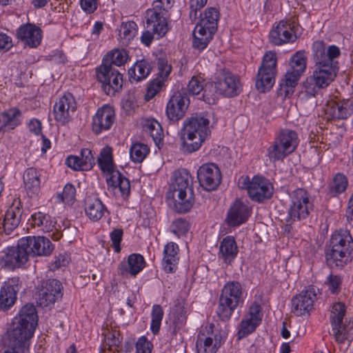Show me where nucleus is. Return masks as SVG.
Returning a JSON list of instances; mask_svg holds the SVG:
<instances>
[{
	"label": "nucleus",
	"instance_id": "nucleus-5",
	"mask_svg": "<svg viewBox=\"0 0 353 353\" xmlns=\"http://www.w3.org/2000/svg\"><path fill=\"white\" fill-rule=\"evenodd\" d=\"M325 260L328 266L343 268L353 257V238L347 230L335 232L325 248Z\"/></svg>",
	"mask_w": 353,
	"mask_h": 353
},
{
	"label": "nucleus",
	"instance_id": "nucleus-64",
	"mask_svg": "<svg viewBox=\"0 0 353 353\" xmlns=\"http://www.w3.org/2000/svg\"><path fill=\"white\" fill-rule=\"evenodd\" d=\"M66 165L74 170H83L79 156H70L66 159Z\"/></svg>",
	"mask_w": 353,
	"mask_h": 353
},
{
	"label": "nucleus",
	"instance_id": "nucleus-18",
	"mask_svg": "<svg viewBox=\"0 0 353 353\" xmlns=\"http://www.w3.org/2000/svg\"><path fill=\"white\" fill-rule=\"evenodd\" d=\"M76 102L71 93H65L53 106V114L54 119L65 125L70 119V112L76 110Z\"/></svg>",
	"mask_w": 353,
	"mask_h": 353
},
{
	"label": "nucleus",
	"instance_id": "nucleus-44",
	"mask_svg": "<svg viewBox=\"0 0 353 353\" xmlns=\"http://www.w3.org/2000/svg\"><path fill=\"white\" fill-rule=\"evenodd\" d=\"M128 59V54L124 49H115L109 52L102 59L105 63L113 65L121 66L124 65Z\"/></svg>",
	"mask_w": 353,
	"mask_h": 353
},
{
	"label": "nucleus",
	"instance_id": "nucleus-47",
	"mask_svg": "<svg viewBox=\"0 0 353 353\" xmlns=\"http://www.w3.org/2000/svg\"><path fill=\"white\" fill-rule=\"evenodd\" d=\"M2 113L7 125V129L13 130L21 123L22 114L18 108H10Z\"/></svg>",
	"mask_w": 353,
	"mask_h": 353
},
{
	"label": "nucleus",
	"instance_id": "nucleus-39",
	"mask_svg": "<svg viewBox=\"0 0 353 353\" xmlns=\"http://www.w3.org/2000/svg\"><path fill=\"white\" fill-rule=\"evenodd\" d=\"M301 76V74H297L288 69L284 78L279 84V94H284L285 97L292 94Z\"/></svg>",
	"mask_w": 353,
	"mask_h": 353
},
{
	"label": "nucleus",
	"instance_id": "nucleus-50",
	"mask_svg": "<svg viewBox=\"0 0 353 353\" xmlns=\"http://www.w3.org/2000/svg\"><path fill=\"white\" fill-rule=\"evenodd\" d=\"M306 68V59L303 53L296 52L294 54L290 61L288 70L296 73L302 74Z\"/></svg>",
	"mask_w": 353,
	"mask_h": 353
},
{
	"label": "nucleus",
	"instance_id": "nucleus-34",
	"mask_svg": "<svg viewBox=\"0 0 353 353\" xmlns=\"http://www.w3.org/2000/svg\"><path fill=\"white\" fill-rule=\"evenodd\" d=\"M216 32L196 24L193 30L192 47L199 51L207 48Z\"/></svg>",
	"mask_w": 353,
	"mask_h": 353
},
{
	"label": "nucleus",
	"instance_id": "nucleus-30",
	"mask_svg": "<svg viewBox=\"0 0 353 353\" xmlns=\"http://www.w3.org/2000/svg\"><path fill=\"white\" fill-rule=\"evenodd\" d=\"M325 112L334 120L347 119L353 113V101L350 99L330 101L327 104Z\"/></svg>",
	"mask_w": 353,
	"mask_h": 353
},
{
	"label": "nucleus",
	"instance_id": "nucleus-62",
	"mask_svg": "<svg viewBox=\"0 0 353 353\" xmlns=\"http://www.w3.org/2000/svg\"><path fill=\"white\" fill-rule=\"evenodd\" d=\"M149 30L144 31L141 37V41L145 46H150L152 43L154 36L157 35V39L161 38L163 36H159L151 28H148Z\"/></svg>",
	"mask_w": 353,
	"mask_h": 353
},
{
	"label": "nucleus",
	"instance_id": "nucleus-29",
	"mask_svg": "<svg viewBox=\"0 0 353 353\" xmlns=\"http://www.w3.org/2000/svg\"><path fill=\"white\" fill-rule=\"evenodd\" d=\"M17 37L26 46L36 48L41 41V30L34 24H23L17 29Z\"/></svg>",
	"mask_w": 353,
	"mask_h": 353
},
{
	"label": "nucleus",
	"instance_id": "nucleus-22",
	"mask_svg": "<svg viewBox=\"0 0 353 353\" xmlns=\"http://www.w3.org/2000/svg\"><path fill=\"white\" fill-rule=\"evenodd\" d=\"M316 294L312 287L296 295L292 299V312L296 316L304 315L313 307Z\"/></svg>",
	"mask_w": 353,
	"mask_h": 353
},
{
	"label": "nucleus",
	"instance_id": "nucleus-3",
	"mask_svg": "<svg viewBox=\"0 0 353 353\" xmlns=\"http://www.w3.org/2000/svg\"><path fill=\"white\" fill-rule=\"evenodd\" d=\"M174 178L166 194L167 202L177 213H185L192 208L194 202L192 178L186 169L175 171Z\"/></svg>",
	"mask_w": 353,
	"mask_h": 353
},
{
	"label": "nucleus",
	"instance_id": "nucleus-13",
	"mask_svg": "<svg viewBox=\"0 0 353 353\" xmlns=\"http://www.w3.org/2000/svg\"><path fill=\"white\" fill-rule=\"evenodd\" d=\"M197 179L203 190L210 192L219 187L221 181V174L214 163H207L199 167Z\"/></svg>",
	"mask_w": 353,
	"mask_h": 353
},
{
	"label": "nucleus",
	"instance_id": "nucleus-26",
	"mask_svg": "<svg viewBox=\"0 0 353 353\" xmlns=\"http://www.w3.org/2000/svg\"><path fill=\"white\" fill-rule=\"evenodd\" d=\"M114 112L108 105L98 109L92 118V131L99 134L103 131L108 130L114 121Z\"/></svg>",
	"mask_w": 353,
	"mask_h": 353
},
{
	"label": "nucleus",
	"instance_id": "nucleus-27",
	"mask_svg": "<svg viewBox=\"0 0 353 353\" xmlns=\"http://www.w3.org/2000/svg\"><path fill=\"white\" fill-rule=\"evenodd\" d=\"M217 81L221 88L222 96L234 97L239 95L242 90L239 77L231 72H223Z\"/></svg>",
	"mask_w": 353,
	"mask_h": 353
},
{
	"label": "nucleus",
	"instance_id": "nucleus-31",
	"mask_svg": "<svg viewBox=\"0 0 353 353\" xmlns=\"http://www.w3.org/2000/svg\"><path fill=\"white\" fill-rule=\"evenodd\" d=\"M23 211L20 201H14L6 212L2 223L3 229L6 234H10L19 225Z\"/></svg>",
	"mask_w": 353,
	"mask_h": 353
},
{
	"label": "nucleus",
	"instance_id": "nucleus-36",
	"mask_svg": "<svg viewBox=\"0 0 353 353\" xmlns=\"http://www.w3.org/2000/svg\"><path fill=\"white\" fill-rule=\"evenodd\" d=\"M86 216L92 221L100 220L108 209L99 198L88 199L85 203Z\"/></svg>",
	"mask_w": 353,
	"mask_h": 353
},
{
	"label": "nucleus",
	"instance_id": "nucleus-63",
	"mask_svg": "<svg viewBox=\"0 0 353 353\" xmlns=\"http://www.w3.org/2000/svg\"><path fill=\"white\" fill-rule=\"evenodd\" d=\"M185 312L183 309H181L174 314L173 325L177 327H182L186 323Z\"/></svg>",
	"mask_w": 353,
	"mask_h": 353
},
{
	"label": "nucleus",
	"instance_id": "nucleus-42",
	"mask_svg": "<svg viewBox=\"0 0 353 353\" xmlns=\"http://www.w3.org/2000/svg\"><path fill=\"white\" fill-rule=\"evenodd\" d=\"M221 95V88L217 80L214 82H208L203 87L202 99L208 104H214L219 97Z\"/></svg>",
	"mask_w": 353,
	"mask_h": 353
},
{
	"label": "nucleus",
	"instance_id": "nucleus-54",
	"mask_svg": "<svg viewBox=\"0 0 353 353\" xmlns=\"http://www.w3.org/2000/svg\"><path fill=\"white\" fill-rule=\"evenodd\" d=\"M79 159L84 170H89L95 165L94 155L91 150L88 148L81 149Z\"/></svg>",
	"mask_w": 353,
	"mask_h": 353
},
{
	"label": "nucleus",
	"instance_id": "nucleus-38",
	"mask_svg": "<svg viewBox=\"0 0 353 353\" xmlns=\"http://www.w3.org/2000/svg\"><path fill=\"white\" fill-rule=\"evenodd\" d=\"M28 221L32 226L37 227L44 232L52 230L54 226V222L51 216L42 212H37L32 214Z\"/></svg>",
	"mask_w": 353,
	"mask_h": 353
},
{
	"label": "nucleus",
	"instance_id": "nucleus-49",
	"mask_svg": "<svg viewBox=\"0 0 353 353\" xmlns=\"http://www.w3.org/2000/svg\"><path fill=\"white\" fill-rule=\"evenodd\" d=\"M196 347L198 353H216L218 350L212 337L208 336L203 339L200 334L196 339Z\"/></svg>",
	"mask_w": 353,
	"mask_h": 353
},
{
	"label": "nucleus",
	"instance_id": "nucleus-7",
	"mask_svg": "<svg viewBox=\"0 0 353 353\" xmlns=\"http://www.w3.org/2000/svg\"><path fill=\"white\" fill-rule=\"evenodd\" d=\"M243 302L241 283L238 281H228L221 290L216 314L221 321H227L234 311L243 305Z\"/></svg>",
	"mask_w": 353,
	"mask_h": 353
},
{
	"label": "nucleus",
	"instance_id": "nucleus-53",
	"mask_svg": "<svg viewBox=\"0 0 353 353\" xmlns=\"http://www.w3.org/2000/svg\"><path fill=\"white\" fill-rule=\"evenodd\" d=\"M347 186V180L345 176L343 174H336L330 185V190L331 193L336 194L344 192Z\"/></svg>",
	"mask_w": 353,
	"mask_h": 353
},
{
	"label": "nucleus",
	"instance_id": "nucleus-9",
	"mask_svg": "<svg viewBox=\"0 0 353 353\" xmlns=\"http://www.w3.org/2000/svg\"><path fill=\"white\" fill-rule=\"evenodd\" d=\"M174 0H155L152 8L146 11L147 28H151L159 36H165L169 28L168 12L172 7Z\"/></svg>",
	"mask_w": 353,
	"mask_h": 353
},
{
	"label": "nucleus",
	"instance_id": "nucleus-17",
	"mask_svg": "<svg viewBox=\"0 0 353 353\" xmlns=\"http://www.w3.org/2000/svg\"><path fill=\"white\" fill-rule=\"evenodd\" d=\"M273 193V185L268 179L258 175L252 178V183L249 190V197L252 201L263 203L270 199Z\"/></svg>",
	"mask_w": 353,
	"mask_h": 353
},
{
	"label": "nucleus",
	"instance_id": "nucleus-2",
	"mask_svg": "<svg viewBox=\"0 0 353 353\" xmlns=\"http://www.w3.org/2000/svg\"><path fill=\"white\" fill-rule=\"evenodd\" d=\"M315 69L312 77L321 89L327 87L334 79L339 70L335 59L339 57L341 51L334 45L326 47L322 41H316L312 46Z\"/></svg>",
	"mask_w": 353,
	"mask_h": 353
},
{
	"label": "nucleus",
	"instance_id": "nucleus-28",
	"mask_svg": "<svg viewBox=\"0 0 353 353\" xmlns=\"http://www.w3.org/2000/svg\"><path fill=\"white\" fill-rule=\"evenodd\" d=\"M20 289L19 278H12L1 287L0 292V308L10 309L17 301V295Z\"/></svg>",
	"mask_w": 353,
	"mask_h": 353
},
{
	"label": "nucleus",
	"instance_id": "nucleus-60",
	"mask_svg": "<svg viewBox=\"0 0 353 353\" xmlns=\"http://www.w3.org/2000/svg\"><path fill=\"white\" fill-rule=\"evenodd\" d=\"M152 344L143 336L136 343V353H151Z\"/></svg>",
	"mask_w": 353,
	"mask_h": 353
},
{
	"label": "nucleus",
	"instance_id": "nucleus-56",
	"mask_svg": "<svg viewBox=\"0 0 353 353\" xmlns=\"http://www.w3.org/2000/svg\"><path fill=\"white\" fill-rule=\"evenodd\" d=\"M245 316L252 319L261 323L263 319L262 307L259 303L254 301L249 307L248 313Z\"/></svg>",
	"mask_w": 353,
	"mask_h": 353
},
{
	"label": "nucleus",
	"instance_id": "nucleus-35",
	"mask_svg": "<svg viewBox=\"0 0 353 353\" xmlns=\"http://www.w3.org/2000/svg\"><path fill=\"white\" fill-rule=\"evenodd\" d=\"M152 63L148 60L137 61L128 70L129 81L131 83L139 82L147 78L152 70Z\"/></svg>",
	"mask_w": 353,
	"mask_h": 353
},
{
	"label": "nucleus",
	"instance_id": "nucleus-40",
	"mask_svg": "<svg viewBox=\"0 0 353 353\" xmlns=\"http://www.w3.org/2000/svg\"><path fill=\"white\" fill-rule=\"evenodd\" d=\"M201 20L197 25L203 26L204 28L216 32L217 22L219 17V11L214 8H210L205 10L203 14H199Z\"/></svg>",
	"mask_w": 353,
	"mask_h": 353
},
{
	"label": "nucleus",
	"instance_id": "nucleus-43",
	"mask_svg": "<svg viewBox=\"0 0 353 353\" xmlns=\"http://www.w3.org/2000/svg\"><path fill=\"white\" fill-rule=\"evenodd\" d=\"M301 88L299 91V98L302 100H307L311 97H314L320 89L316 82L312 76L306 78L301 83Z\"/></svg>",
	"mask_w": 353,
	"mask_h": 353
},
{
	"label": "nucleus",
	"instance_id": "nucleus-10",
	"mask_svg": "<svg viewBox=\"0 0 353 353\" xmlns=\"http://www.w3.org/2000/svg\"><path fill=\"white\" fill-rule=\"evenodd\" d=\"M276 54L272 51L267 52L263 57L256 77V88L261 92L269 91L275 83L277 73Z\"/></svg>",
	"mask_w": 353,
	"mask_h": 353
},
{
	"label": "nucleus",
	"instance_id": "nucleus-48",
	"mask_svg": "<svg viewBox=\"0 0 353 353\" xmlns=\"http://www.w3.org/2000/svg\"><path fill=\"white\" fill-rule=\"evenodd\" d=\"M260 324L257 321H254L253 319L244 316L240 323L238 330L239 339L244 338L254 332Z\"/></svg>",
	"mask_w": 353,
	"mask_h": 353
},
{
	"label": "nucleus",
	"instance_id": "nucleus-8",
	"mask_svg": "<svg viewBox=\"0 0 353 353\" xmlns=\"http://www.w3.org/2000/svg\"><path fill=\"white\" fill-rule=\"evenodd\" d=\"M299 139L296 131L281 129L272 145L268 149V156L271 162L283 161L298 147Z\"/></svg>",
	"mask_w": 353,
	"mask_h": 353
},
{
	"label": "nucleus",
	"instance_id": "nucleus-24",
	"mask_svg": "<svg viewBox=\"0 0 353 353\" xmlns=\"http://www.w3.org/2000/svg\"><path fill=\"white\" fill-rule=\"evenodd\" d=\"M145 266L143 256L140 254L133 253L128 259L121 261L118 265V274L127 277L128 275L136 276Z\"/></svg>",
	"mask_w": 353,
	"mask_h": 353
},
{
	"label": "nucleus",
	"instance_id": "nucleus-58",
	"mask_svg": "<svg viewBox=\"0 0 353 353\" xmlns=\"http://www.w3.org/2000/svg\"><path fill=\"white\" fill-rule=\"evenodd\" d=\"M172 226V232L179 237L181 236H185L189 231L188 223L182 219H178L173 221Z\"/></svg>",
	"mask_w": 353,
	"mask_h": 353
},
{
	"label": "nucleus",
	"instance_id": "nucleus-51",
	"mask_svg": "<svg viewBox=\"0 0 353 353\" xmlns=\"http://www.w3.org/2000/svg\"><path fill=\"white\" fill-rule=\"evenodd\" d=\"M152 321L150 329L154 334H157L159 332L161 321L163 316V310L160 305H154L151 312Z\"/></svg>",
	"mask_w": 353,
	"mask_h": 353
},
{
	"label": "nucleus",
	"instance_id": "nucleus-52",
	"mask_svg": "<svg viewBox=\"0 0 353 353\" xmlns=\"http://www.w3.org/2000/svg\"><path fill=\"white\" fill-rule=\"evenodd\" d=\"M149 150L143 143L133 144L130 150V155L132 161L141 163L145 158Z\"/></svg>",
	"mask_w": 353,
	"mask_h": 353
},
{
	"label": "nucleus",
	"instance_id": "nucleus-16",
	"mask_svg": "<svg viewBox=\"0 0 353 353\" xmlns=\"http://www.w3.org/2000/svg\"><path fill=\"white\" fill-rule=\"evenodd\" d=\"M61 283L55 279H49L43 282L39 291L37 303L43 307L50 306L63 296Z\"/></svg>",
	"mask_w": 353,
	"mask_h": 353
},
{
	"label": "nucleus",
	"instance_id": "nucleus-45",
	"mask_svg": "<svg viewBox=\"0 0 353 353\" xmlns=\"http://www.w3.org/2000/svg\"><path fill=\"white\" fill-rule=\"evenodd\" d=\"M143 128L144 132L149 134L156 145L159 146L163 137V129L160 123L154 119L147 120Z\"/></svg>",
	"mask_w": 353,
	"mask_h": 353
},
{
	"label": "nucleus",
	"instance_id": "nucleus-23",
	"mask_svg": "<svg viewBox=\"0 0 353 353\" xmlns=\"http://www.w3.org/2000/svg\"><path fill=\"white\" fill-rule=\"evenodd\" d=\"M189 104V99L181 93L173 94L166 106V115L173 122L181 120L185 116Z\"/></svg>",
	"mask_w": 353,
	"mask_h": 353
},
{
	"label": "nucleus",
	"instance_id": "nucleus-12",
	"mask_svg": "<svg viewBox=\"0 0 353 353\" xmlns=\"http://www.w3.org/2000/svg\"><path fill=\"white\" fill-rule=\"evenodd\" d=\"M96 77L101 83L103 90L108 95H114L122 88V74L109 63L102 61L96 68Z\"/></svg>",
	"mask_w": 353,
	"mask_h": 353
},
{
	"label": "nucleus",
	"instance_id": "nucleus-57",
	"mask_svg": "<svg viewBox=\"0 0 353 353\" xmlns=\"http://www.w3.org/2000/svg\"><path fill=\"white\" fill-rule=\"evenodd\" d=\"M76 189L71 183H67L63 190L62 194L59 195L61 200L68 204L74 203Z\"/></svg>",
	"mask_w": 353,
	"mask_h": 353
},
{
	"label": "nucleus",
	"instance_id": "nucleus-11",
	"mask_svg": "<svg viewBox=\"0 0 353 353\" xmlns=\"http://www.w3.org/2000/svg\"><path fill=\"white\" fill-rule=\"evenodd\" d=\"M291 203L288 212L287 222L293 223L305 219L314 209L309 194L303 188L294 190L290 196Z\"/></svg>",
	"mask_w": 353,
	"mask_h": 353
},
{
	"label": "nucleus",
	"instance_id": "nucleus-1",
	"mask_svg": "<svg viewBox=\"0 0 353 353\" xmlns=\"http://www.w3.org/2000/svg\"><path fill=\"white\" fill-rule=\"evenodd\" d=\"M38 316L33 304L25 305L0 343V353H28L29 340L37 325Z\"/></svg>",
	"mask_w": 353,
	"mask_h": 353
},
{
	"label": "nucleus",
	"instance_id": "nucleus-61",
	"mask_svg": "<svg viewBox=\"0 0 353 353\" xmlns=\"http://www.w3.org/2000/svg\"><path fill=\"white\" fill-rule=\"evenodd\" d=\"M203 87L202 82L197 77H193L188 83V91L190 94L197 95L203 91Z\"/></svg>",
	"mask_w": 353,
	"mask_h": 353
},
{
	"label": "nucleus",
	"instance_id": "nucleus-25",
	"mask_svg": "<svg viewBox=\"0 0 353 353\" xmlns=\"http://www.w3.org/2000/svg\"><path fill=\"white\" fill-rule=\"evenodd\" d=\"M250 215L248 206L240 199H236L229 208L225 223L230 227H236L244 223Z\"/></svg>",
	"mask_w": 353,
	"mask_h": 353
},
{
	"label": "nucleus",
	"instance_id": "nucleus-41",
	"mask_svg": "<svg viewBox=\"0 0 353 353\" xmlns=\"http://www.w3.org/2000/svg\"><path fill=\"white\" fill-rule=\"evenodd\" d=\"M138 26L134 21L123 22L119 30V39L123 46H128L137 34Z\"/></svg>",
	"mask_w": 353,
	"mask_h": 353
},
{
	"label": "nucleus",
	"instance_id": "nucleus-4",
	"mask_svg": "<svg viewBox=\"0 0 353 353\" xmlns=\"http://www.w3.org/2000/svg\"><path fill=\"white\" fill-rule=\"evenodd\" d=\"M209 125V119L201 114L187 118L180 131L181 150L188 154L198 150L210 134Z\"/></svg>",
	"mask_w": 353,
	"mask_h": 353
},
{
	"label": "nucleus",
	"instance_id": "nucleus-33",
	"mask_svg": "<svg viewBox=\"0 0 353 353\" xmlns=\"http://www.w3.org/2000/svg\"><path fill=\"white\" fill-rule=\"evenodd\" d=\"M238 254V247L235 239L232 236H226L219 245V258L225 263L231 264Z\"/></svg>",
	"mask_w": 353,
	"mask_h": 353
},
{
	"label": "nucleus",
	"instance_id": "nucleus-55",
	"mask_svg": "<svg viewBox=\"0 0 353 353\" xmlns=\"http://www.w3.org/2000/svg\"><path fill=\"white\" fill-rule=\"evenodd\" d=\"M343 278L339 275L330 274L327 277L326 283L332 294H338L341 290Z\"/></svg>",
	"mask_w": 353,
	"mask_h": 353
},
{
	"label": "nucleus",
	"instance_id": "nucleus-14",
	"mask_svg": "<svg viewBox=\"0 0 353 353\" xmlns=\"http://www.w3.org/2000/svg\"><path fill=\"white\" fill-rule=\"evenodd\" d=\"M5 254L1 259V264L3 268L13 270L21 268L28 261V252L23 248L21 240L19 239L16 247H10L5 250Z\"/></svg>",
	"mask_w": 353,
	"mask_h": 353
},
{
	"label": "nucleus",
	"instance_id": "nucleus-46",
	"mask_svg": "<svg viewBox=\"0 0 353 353\" xmlns=\"http://www.w3.org/2000/svg\"><path fill=\"white\" fill-rule=\"evenodd\" d=\"M122 338L121 334L117 330H108L105 334V341L109 346L108 352L104 351V353H119L118 347L121 343ZM102 353V352H101Z\"/></svg>",
	"mask_w": 353,
	"mask_h": 353
},
{
	"label": "nucleus",
	"instance_id": "nucleus-59",
	"mask_svg": "<svg viewBox=\"0 0 353 353\" xmlns=\"http://www.w3.org/2000/svg\"><path fill=\"white\" fill-rule=\"evenodd\" d=\"M123 232L122 229H114L110 232V239L112 243V247L114 250V252L117 253L120 252L121 246L120 243L122 241Z\"/></svg>",
	"mask_w": 353,
	"mask_h": 353
},
{
	"label": "nucleus",
	"instance_id": "nucleus-19",
	"mask_svg": "<svg viewBox=\"0 0 353 353\" xmlns=\"http://www.w3.org/2000/svg\"><path fill=\"white\" fill-rule=\"evenodd\" d=\"M346 313V307L343 303H334L332 307L330 322L333 335L339 343H343L347 339L345 327L343 325V318Z\"/></svg>",
	"mask_w": 353,
	"mask_h": 353
},
{
	"label": "nucleus",
	"instance_id": "nucleus-37",
	"mask_svg": "<svg viewBox=\"0 0 353 353\" xmlns=\"http://www.w3.org/2000/svg\"><path fill=\"white\" fill-rule=\"evenodd\" d=\"M23 183L28 194L32 196L38 193L40 189L39 174L33 168H28L23 173Z\"/></svg>",
	"mask_w": 353,
	"mask_h": 353
},
{
	"label": "nucleus",
	"instance_id": "nucleus-6",
	"mask_svg": "<svg viewBox=\"0 0 353 353\" xmlns=\"http://www.w3.org/2000/svg\"><path fill=\"white\" fill-rule=\"evenodd\" d=\"M97 163L102 172L105 174L108 190L119 188L122 197L126 199L130 194V182L115 169L111 147L107 145L101 149Z\"/></svg>",
	"mask_w": 353,
	"mask_h": 353
},
{
	"label": "nucleus",
	"instance_id": "nucleus-32",
	"mask_svg": "<svg viewBox=\"0 0 353 353\" xmlns=\"http://www.w3.org/2000/svg\"><path fill=\"white\" fill-rule=\"evenodd\" d=\"M179 257V246L176 243L170 242L163 250L162 266L167 273H174L176 270Z\"/></svg>",
	"mask_w": 353,
	"mask_h": 353
},
{
	"label": "nucleus",
	"instance_id": "nucleus-20",
	"mask_svg": "<svg viewBox=\"0 0 353 353\" xmlns=\"http://www.w3.org/2000/svg\"><path fill=\"white\" fill-rule=\"evenodd\" d=\"M294 22L283 19L270 32L269 38L272 43L281 46L294 41L296 35L292 33Z\"/></svg>",
	"mask_w": 353,
	"mask_h": 353
},
{
	"label": "nucleus",
	"instance_id": "nucleus-15",
	"mask_svg": "<svg viewBox=\"0 0 353 353\" xmlns=\"http://www.w3.org/2000/svg\"><path fill=\"white\" fill-rule=\"evenodd\" d=\"M23 248L28 252L29 256H47L54 250V245L50 239L45 236H26L21 239Z\"/></svg>",
	"mask_w": 353,
	"mask_h": 353
},
{
	"label": "nucleus",
	"instance_id": "nucleus-21",
	"mask_svg": "<svg viewBox=\"0 0 353 353\" xmlns=\"http://www.w3.org/2000/svg\"><path fill=\"white\" fill-rule=\"evenodd\" d=\"M157 66L159 70L158 76L150 81L147 89V96L150 97V98L153 97L160 91L161 88L164 85L165 81H166L172 71V66L170 64H168L165 55H161L158 57Z\"/></svg>",
	"mask_w": 353,
	"mask_h": 353
}]
</instances>
